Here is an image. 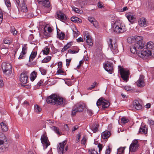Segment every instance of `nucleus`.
<instances>
[{
  "mask_svg": "<svg viewBox=\"0 0 154 154\" xmlns=\"http://www.w3.org/2000/svg\"><path fill=\"white\" fill-rule=\"evenodd\" d=\"M39 69L40 71L41 72V74L43 75H45L47 73V71L45 69H44L42 68H39Z\"/></svg>",
  "mask_w": 154,
  "mask_h": 154,
  "instance_id": "8fccbe9b",
  "label": "nucleus"
},
{
  "mask_svg": "<svg viewBox=\"0 0 154 154\" xmlns=\"http://www.w3.org/2000/svg\"><path fill=\"white\" fill-rule=\"evenodd\" d=\"M8 51L7 49L2 48L0 50V52L3 54H7Z\"/></svg>",
  "mask_w": 154,
  "mask_h": 154,
  "instance_id": "49530a36",
  "label": "nucleus"
},
{
  "mask_svg": "<svg viewBox=\"0 0 154 154\" xmlns=\"http://www.w3.org/2000/svg\"><path fill=\"white\" fill-rule=\"evenodd\" d=\"M34 109L35 112L38 113L40 112L42 110L41 108L37 105L35 106Z\"/></svg>",
  "mask_w": 154,
  "mask_h": 154,
  "instance_id": "a19ab883",
  "label": "nucleus"
},
{
  "mask_svg": "<svg viewBox=\"0 0 154 154\" xmlns=\"http://www.w3.org/2000/svg\"><path fill=\"white\" fill-rule=\"evenodd\" d=\"M0 125L2 131H7L8 130L7 126L5 123L2 122L1 123Z\"/></svg>",
  "mask_w": 154,
  "mask_h": 154,
  "instance_id": "c85d7f7f",
  "label": "nucleus"
},
{
  "mask_svg": "<svg viewBox=\"0 0 154 154\" xmlns=\"http://www.w3.org/2000/svg\"><path fill=\"white\" fill-rule=\"evenodd\" d=\"M139 146L138 140L134 139L132 141V143L130 146L129 148V152H135L137 150Z\"/></svg>",
  "mask_w": 154,
  "mask_h": 154,
  "instance_id": "1a4fd4ad",
  "label": "nucleus"
},
{
  "mask_svg": "<svg viewBox=\"0 0 154 154\" xmlns=\"http://www.w3.org/2000/svg\"><path fill=\"white\" fill-rule=\"evenodd\" d=\"M97 146L99 148V152H100L102 149V145L100 143L98 144Z\"/></svg>",
  "mask_w": 154,
  "mask_h": 154,
  "instance_id": "338daca9",
  "label": "nucleus"
},
{
  "mask_svg": "<svg viewBox=\"0 0 154 154\" xmlns=\"http://www.w3.org/2000/svg\"><path fill=\"white\" fill-rule=\"evenodd\" d=\"M119 71L121 75V78L126 82L128 81L130 74L129 71L124 69L121 66H119Z\"/></svg>",
  "mask_w": 154,
  "mask_h": 154,
  "instance_id": "39448f33",
  "label": "nucleus"
},
{
  "mask_svg": "<svg viewBox=\"0 0 154 154\" xmlns=\"http://www.w3.org/2000/svg\"><path fill=\"white\" fill-rule=\"evenodd\" d=\"M72 9L76 12L78 13H81L82 11L81 10H79L78 8L75 7H72Z\"/></svg>",
  "mask_w": 154,
  "mask_h": 154,
  "instance_id": "603ef678",
  "label": "nucleus"
},
{
  "mask_svg": "<svg viewBox=\"0 0 154 154\" xmlns=\"http://www.w3.org/2000/svg\"><path fill=\"white\" fill-rule=\"evenodd\" d=\"M96 105L98 106L102 105V109L105 110L109 107L110 103L107 100L104 99L103 97H101L98 100Z\"/></svg>",
  "mask_w": 154,
  "mask_h": 154,
  "instance_id": "423d86ee",
  "label": "nucleus"
},
{
  "mask_svg": "<svg viewBox=\"0 0 154 154\" xmlns=\"http://www.w3.org/2000/svg\"><path fill=\"white\" fill-rule=\"evenodd\" d=\"M53 29V27H48L47 28L46 26L44 28V34L46 36L45 38L51 37L52 35L51 32Z\"/></svg>",
  "mask_w": 154,
  "mask_h": 154,
  "instance_id": "ddd939ff",
  "label": "nucleus"
},
{
  "mask_svg": "<svg viewBox=\"0 0 154 154\" xmlns=\"http://www.w3.org/2000/svg\"><path fill=\"white\" fill-rule=\"evenodd\" d=\"M110 133L109 131H106L102 133V137L104 139H107L109 137L110 135Z\"/></svg>",
  "mask_w": 154,
  "mask_h": 154,
  "instance_id": "a878e982",
  "label": "nucleus"
},
{
  "mask_svg": "<svg viewBox=\"0 0 154 154\" xmlns=\"http://www.w3.org/2000/svg\"><path fill=\"white\" fill-rule=\"evenodd\" d=\"M28 73L27 71H24L20 75V81L23 84L25 85L27 82Z\"/></svg>",
  "mask_w": 154,
  "mask_h": 154,
  "instance_id": "9d476101",
  "label": "nucleus"
},
{
  "mask_svg": "<svg viewBox=\"0 0 154 154\" xmlns=\"http://www.w3.org/2000/svg\"><path fill=\"white\" fill-rule=\"evenodd\" d=\"M111 151V149L110 147L109 146H107L105 152L106 154H109Z\"/></svg>",
  "mask_w": 154,
  "mask_h": 154,
  "instance_id": "5fc2aeb1",
  "label": "nucleus"
},
{
  "mask_svg": "<svg viewBox=\"0 0 154 154\" xmlns=\"http://www.w3.org/2000/svg\"><path fill=\"white\" fill-rule=\"evenodd\" d=\"M125 148V147H120L118 149L117 154H124Z\"/></svg>",
  "mask_w": 154,
  "mask_h": 154,
  "instance_id": "e433bc0d",
  "label": "nucleus"
},
{
  "mask_svg": "<svg viewBox=\"0 0 154 154\" xmlns=\"http://www.w3.org/2000/svg\"><path fill=\"white\" fill-rule=\"evenodd\" d=\"M83 35L84 37V38H91V37L90 33L88 31H85L83 32Z\"/></svg>",
  "mask_w": 154,
  "mask_h": 154,
  "instance_id": "c9c22d12",
  "label": "nucleus"
},
{
  "mask_svg": "<svg viewBox=\"0 0 154 154\" xmlns=\"http://www.w3.org/2000/svg\"><path fill=\"white\" fill-rule=\"evenodd\" d=\"M50 51V49L47 46L45 47L42 51L43 53V54L46 55H48L49 54Z\"/></svg>",
  "mask_w": 154,
  "mask_h": 154,
  "instance_id": "2f4dec72",
  "label": "nucleus"
},
{
  "mask_svg": "<svg viewBox=\"0 0 154 154\" xmlns=\"http://www.w3.org/2000/svg\"><path fill=\"white\" fill-rule=\"evenodd\" d=\"M88 20L95 27H98V23L94 17H89Z\"/></svg>",
  "mask_w": 154,
  "mask_h": 154,
  "instance_id": "393cba45",
  "label": "nucleus"
},
{
  "mask_svg": "<svg viewBox=\"0 0 154 154\" xmlns=\"http://www.w3.org/2000/svg\"><path fill=\"white\" fill-rule=\"evenodd\" d=\"M154 44L152 42L150 41L147 43L145 46V48L149 49H152L154 47Z\"/></svg>",
  "mask_w": 154,
  "mask_h": 154,
  "instance_id": "7c9ffc66",
  "label": "nucleus"
},
{
  "mask_svg": "<svg viewBox=\"0 0 154 154\" xmlns=\"http://www.w3.org/2000/svg\"><path fill=\"white\" fill-rule=\"evenodd\" d=\"M7 141V139L5 134L0 132V152H4L8 150V145L5 143Z\"/></svg>",
  "mask_w": 154,
  "mask_h": 154,
  "instance_id": "7ed1b4c3",
  "label": "nucleus"
},
{
  "mask_svg": "<svg viewBox=\"0 0 154 154\" xmlns=\"http://www.w3.org/2000/svg\"><path fill=\"white\" fill-rule=\"evenodd\" d=\"M15 2H16V5L17 6V7H18V6L20 7L21 5H20V0H15Z\"/></svg>",
  "mask_w": 154,
  "mask_h": 154,
  "instance_id": "0e129e2a",
  "label": "nucleus"
},
{
  "mask_svg": "<svg viewBox=\"0 0 154 154\" xmlns=\"http://www.w3.org/2000/svg\"><path fill=\"white\" fill-rule=\"evenodd\" d=\"M148 123L150 125V126L153 125H154V121L153 120L151 119H149L148 120Z\"/></svg>",
  "mask_w": 154,
  "mask_h": 154,
  "instance_id": "052dcab7",
  "label": "nucleus"
},
{
  "mask_svg": "<svg viewBox=\"0 0 154 154\" xmlns=\"http://www.w3.org/2000/svg\"><path fill=\"white\" fill-rule=\"evenodd\" d=\"M136 85L138 87H143L145 85L144 79L143 75H141L140 76L139 79L136 82Z\"/></svg>",
  "mask_w": 154,
  "mask_h": 154,
  "instance_id": "2eb2a0df",
  "label": "nucleus"
},
{
  "mask_svg": "<svg viewBox=\"0 0 154 154\" xmlns=\"http://www.w3.org/2000/svg\"><path fill=\"white\" fill-rule=\"evenodd\" d=\"M87 112L88 114L90 116H91L93 114L92 110L90 109H87Z\"/></svg>",
  "mask_w": 154,
  "mask_h": 154,
  "instance_id": "bf43d9fd",
  "label": "nucleus"
},
{
  "mask_svg": "<svg viewBox=\"0 0 154 154\" xmlns=\"http://www.w3.org/2000/svg\"><path fill=\"white\" fill-rule=\"evenodd\" d=\"M37 73L35 71H33L30 75V79L32 81H33L36 78Z\"/></svg>",
  "mask_w": 154,
  "mask_h": 154,
  "instance_id": "c756f323",
  "label": "nucleus"
},
{
  "mask_svg": "<svg viewBox=\"0 0 154 154\" xmlns=\"http://www.w3.org/2000/svg\"><path fill=\"white\" fill-rule=\"evenodd\" d=\"M84 106L81 104L78 103L76 104L72 108V115L73 116L75 115L77 112H82L84 109Z\"/></svg>",
  "mask_w": 154,
  "mask_h": 154,
  "instance_id": "6e6552de",
  "label": "nucleus"
},
{
  "mask_svg": "<svg viewBox=\"0 0 154 154\" xmlns=\"http://www.w3.org/2000/svg\"><path fill=\"white\" fill-rule=\"evenodd\" d=\"M4 73L7 76H9L12 73V68L8 69L6 70H3Z\"/></svg>",
  "mask_w": 154,
  "mask_h": 154,
  "instance_id": "72a5a7b5",
  "label": "nucleus"
},
{
  "mask_svg": "<svg viewBox=\"0 0 154 154\" xmlns=\"http://www.w3.org/2000/svg\"><path fill=\"white\" fill-rule=\"evenodd\" d=\"M51 56H48L44 58L42 61V63H47L50 61L51 59Z\"/></svg>",
  "mask_w": 154,
  "mask_h": 154,
  "instance_id": "4c0bfd02",
  "label": "nucleus"
},
{
  "mask_svg": "<svg viewBox=\"0 0 154 154\" xmlns=\"http://www.w3.org/2000/svg\"><path fill=\"white\" fill-rule=\"evenodd\" d=\"M126 17L128 20L131 23H133L134 20V17L133 15H126Z\"/></svg>",
  "mask_w": 154,
  "mask_h": 154,
  "instance_id": "473e14b6",
  "label": "nucleus"
},
{
  "mask_svg": "<svg viewBox=\"0 0 154 154\" xmlns=\"http://www.w3.org/2000/svg\"><path fill=\"white\" fill-rule=\"evenodd\" d=\"M4 39L3 41V43L5 44L8 45L11 44L12 42V39Z\"/></svg>",
  "mask_w": 154,
  "mask_h": 154,
  "instance_id": "c03bdc74",
  "label": "nucleus"
},
{
  "mask_svg": "<svg viewBox=\"0 0 154 154\" xmlns=\"http://www.w3.org/2000/svg\"><path fill=\"white\" fill-rule=\"evenodd\" d=\"M133 106L136 109L140 110L142 108V106L137 100H134L133 101Z\"/></svg>",
  "mask_w": 154,
  "mask_h": 154,
  "instance_id": "aec40b11",
  "label": "nucleus"
},
{
  "mask_svg": "<svg viewBox=\"0 0 154 154\" xmlns=\"http://www.w3.org/2000/svg\"><path fill=\"white\" fill-rule=\"evenodd\" d=\"M104 68L109 73H112L113 70V64L109 62H107L104 64Z\"/></svg>",
  "mask_w": 154,
  "mask_h": 154,
  "instance_id": "dca6fc26",
  "label": "nucleus"
},
{
  "mask_svg": "<svg viewBox=\"0 0 154 154\" xmlns=\"http://www.w3.org/2000/svg\"><path fill=\"white\" fill-rule=\"evenodd\" d=\"M68 52L70 54H75L78 52V51L74 50H72L71 49H69L68 50Z\"/></svg>",
  "mask_w": 154,
  "mask_h": 154,
  "instance_id": "680f3d73",
  "label": "nucleus"
},
{
  "mask_svg": "<svg viewBox=\"0 0 154 154\" xmlns=\"http://www.w3.org/2000/svg\"><path fill=\"white\" fill-rule=\"evenodd\" d=\"M57 37L59 38H64L65 34L64 32L61 31L59 29L57 28Z\"/></svg>",
  "mask_w": 154,
  "mask_h": 154,
  "instance_id": "412c9836",
  "label": "nucleus"
},
{
  "mask_svg": "<svg viewBox=\"0 0 154 154\" xmlns=\"http://www.w3.org/2000/svg\"><path fill=\"white\" fill-rule=\"evenodd\" d=\"M11 32L14 35H16L17 32V31L14 26L11 27Z\"/></svg>",
  "mask_w": 154,
  "mask_h": 154,
  "instance_id": "79ce46f5",
  "label": "nucleus"
},
{
  "mask_svg": "<svg viewBox=\"0 0 154 154\" xmlns=\"http://www.w3.org/2000/svg\"><path fill=\"white\" fill-rule=\"evenodd\" d=\"M99 126V124L97 122H95L91 125L90 128L93 133H96L98 131Z\"/></svg>",
  "mask_w": 154,
  "mask_h": 154,
  "instance_id": "f3484780",
  "label": "nucleus"
},
{
  "mask_svg": "<svg viewBox=\"0 0 154 154\" xmlns=\"http://www.w3.org/2000/svg\"><path fill=\"white\" fill-rule=\"evenodd\" d=\"M138 23L141 27H145L147 25L146 19L144 17L141 18L140 20L138 21Z\"/></svg>",
  "mask_w": 154,
  "mask_h": 154,
  "instance_id": "5701e85b",
  "label": "nucleus"
},
{
  "mask_svg": "<svg viewBox=\"0 0 154 154\" xmlns=\"http://www.w3.org/2000/svg\"><path fill=\"white\" fill-rule=\"evenodd\" d=\"M27 44H25L23 45L21 52L23 54H26L27 50V48L26 47Z\"/></svg>",
  "mask_w": 154,
  "mask_h": 154,
  "instance_id": "ea45409f",
  "label": "nucleus"
},
{
  "mask_svg": "<svg viewBox=\"0 0 154 154\" xmlns=\"http://www.w3.org/2000/svg\"><path fill=\"white\" fill-rule=\"evenodd\" d=\"M81 137V135L80 134H77V139L76 140V143H78L80 140V138Z\"/></svg>",
  "mask_w": 154,
  "mask_h": 154,
  "instance_id": "69168bd1",
  "label": "nucleus"
},
{
  "mask_svg": "<svg viewBox=\"0 0 154 154\" xmlns=\"http://www.w3.org/2000/svg\"><path fill=\"white\" fill-rule=\"evenodd\" d=\"M74 37L76 38L79 35V32L76 28L75 27L73 30Z\"/></svg>",
  "mask_w": 154,
  "mask_h": 154,
  "instance_id": "58836bf2",
  "label": "nucleus"
},
{
  "mask_svg": "<svg viewBox=\"0 0 154 154\" xmlns=\"http://www.w3.org/2000/svg\"><path fill=\"white\" fill-rule=\"evenodd\" d=\"M37 1L39 4L46 7L49 8L50 6L49 0H37Z\"/></svg>",
  "mask_w": 154,
  "mask_h": 154,
  "instance_id": "a211bd4d",
  "label": "nucleus"
},
{
  "mask_svg": "<svg viewBox=\"0 0 154 154\" xmlns=\"http://www.w3.org/2000/svg\"><path fill=\"white\" fill-rule=\"evenodd\" d=\"M89 154H97V152L94 149H89L88 151Z\"/></svg>",
  "mask_w": 154,
  "mask_h": 154,
  "instance_id": "09e8293b",
  "label": "nucleus"
},
{
  "mask_svg": "<svg viewBox=\"0 0 154 154\" xmlns=\"http://www.w3.org/2000/svg\"><path fill=\"white\" fill-rule=\"evenodd\" d=\"M135 47L138 49L145 48V43L143 41V39H140L139 40H136L134 44Z\"/></svg>",
  "mask_w": 154,
  "mask_h": 154,
  "instance_id": "9b49d317",
  "label": "nucleus"
},
{
  "mask_svg": "<svg viewBox=\"0 0 154 154\" xmlns=\"http://www.w3.org/2000/svg\"><path fill=\"white\" fill-rule=\"evenodd\" d=\"M86 44L89 46H92L93 44V39H84Z\"/></svg>",
  "mask_w": 154,
  "mask_h": 154,
  "instance_id": "f704fd0d",
  "label": "nucleus"
},
{
  "mask_svg": "<svg viewBox=\"0 0 154 154\" xmlns=\"http://www.w3.org/2000/svg\"><path fill=\"white\" fill-rule=\"evenodd\" d=\"M51 128L57 134L60 135V133L59 131V128L56 126H53Z\"/></svg>",
  "mask_w": 154,
  "mask_h": 154,
  "instance_id": "37998d69",
  "label": "nucleus"
},
{
  "mask_svg": "<svg viewBox=\"0 0 154 154\" xmlns=\"http://www.w3.org/2000/svg\"><path fill=\"white\" fill-rule=\"evenodd\" d=\"M121 120L122 124H124L125 123L128 122L129 121V120L127 119H126L124 117H122Z\"/></svg>",
  "mask_w": 154,
  "mask_h": 154,
  "instance_id": "a18cd8bd",
  "label": "nucleus"
},
{
  "mask_svg": "<svg viewBox=\"0 0 154 154\" xmlns=\"http://www.w3.org/2000/svg\"><path fill=\"white\" fill-rule=\"evenodd\" d=\"M57 16L60 20L63 22L67 19V17L65 14L60 11L57 12Z\"/></svg>",
  "mask_w": 154,
  "mask_h": 154,
  "instance_id": "6ab92c4d",
  "label": "nucleus"
},
{
  "mask_svg": "<svg viewBox=\"0 0 154 154\" xmlns=\"http://www.w3.org/2000/svg\"><path fill=\"white\" fill-rule=\"evenodd\" d=\"M43 80H41L37 83V85L39 86H41L43 85Z\"/></svg>",
  "mask_w": 154,
  "mask_h": 154,
  "instance_id": "e2e57ef3",
  "label": "nucleus"
},
{
  "mask_svg": "<svg viewBox=\"0 0 154 154\" xmlns=\"http://www.w3.org/2000/svg\"><path fill=\"white\" fill-rule=\"evenodd\" d=\"M64 73H65V72L64 71L62 70L60 68L57 71V73L58 74L63 73L62 74L63 75H65V74H64Z\"/></svg>",
  "mask_w": 154,
  "mask_h": 154,
  "instance_id": "4d7b16f0",
  "label": "nucleus"
},
{
  "mask_svg": "<svg viewBox=\"0 0 154 154\" xmlns=\"http://www.w3.org/2000/svg\"><path fill=\"white\" fill-rule=\"evenodd\" d=\"M5 3V4L6 6L8 7V9H9L11 8V3L9 0H4Z\"/></svg>",
  "mask_w": 154,
  "mask_h": 154,
  "instance_id": "de8ad7c7",
  "label": "nucleus"
},
{
  "mask_svg": "<svg viewBox=\"0 0 154 154\" xmlns=\"http://www.w3.org/2000/svg\"><path fill=\"white\" fill-rule=\"evenodd\" d=\"M127 42L130 44H131L133 43H135V41L137 39H127ZM138 39H137L138 40Z\"/></svg>",
  "mask_w": 154,
  "mask_h": 154,
  "instance_id": "6e6d98bb",
  "label": "nucleus"
},
{
  "mask_svg": "<svg viewBox=\"0 0 154 154\" xmlns=\"http://www.w3.org/2000/svg\"><path fill=\"white\" fill-rule=\"evenodd\" d=\"M26 0H23V1L22 4V8H23L25 9V11H23L24 12H26L27 11V7L25 2Z\"/></svg>",
  "mask_w": 154,
  "mask_h": 154,
  "instance_id": "3c124183",
  "label": "nucleus"
},
{
  "mask_svg": "<svg viewBox=\"0 0 154 154\" xmlns=\"http://www.w3.org/2000/svg\"><path fill=\"white\" fill-rule=\"evenodd\" d=\"M109 47L114 54L119 52L116 39H109L108 41Z\"/></svg>",
  "mask_w": 154,
  "mask_h": 154,
  "instance_id": "20e7f679",
  "label": "nucleus"
},
{
  "mask_svg": "<svg viewBox=\"0 0 154 154\" xmlns=\"http://www.w3.org/2000/svg\"><path fill=\"white\" fill-rule=\"evenodd\" d=\"M71 59H66V66L68 67L69 65V63L71 61Z\"/></svg>",
  "mask_w": 154,
  "mask_h": 154,
  "instance_id": "774afa93",
  "label": "nucleus"
},
{
  "mask_svg": "<svg viewBox=\"0 0 154 154\" xmlns=\"http://www.w3.org/2000/svg\"><path fill=\"white\" fill-rule=\"evenodd\" d=\"M37 54V52L32 51L29 57V61L31 62V61H32L36 56Z\"/></svg>",
  "mask_w": 154,
  "mask_h": 154,
  "instance_id": "bb28decb",
  "label": "nucleus"
},
{
  "mask_svg": "<svg viewBox=\"0 0 154 154\" xmlns=\"http://www.w3.org/2000/svg\"><path fill=\"white\" fill-rule=\"evenodd\" d=\"M87 139L85 136H84L81 140V143L82 144L85 145Z\"/></svg>",
  "mask_w": 154,
  "mask_h": 154,
  "instance_id": "864d4df0",
  "label": "nucleus"
},
{
  "mask_svg": "<svg viewBox=\"0 0 154 154\" xmlns=\"http://www.w3.org/2000/svg\"><path fill=\"white\" fill-rule=\"evenodd\" d=\"M71 20L74 22L77 23V21L79 20V18L76 17H72L71 18Z\"/></svg>",
  "mask_w": 154,
  "mask_h": 154,
  "instance_id": "13d9d810",
  "label": "nucleus"
},
{
  "mask_svg": "<svg viewBox=\"0 0 154 154\" xmlns=\"http://www.w3.org/2000/svg\"><path fill=\"white\" fill-rule=\"evenodd\" d=\"M112 28L114 31L117 33H123L126 31L125 26L120 20L116 21Z\"/></svg>",
  "mask_w": 154,
  "mask_h": 154,
  "instance_id": "f03ea898",
  "label": "nucleus"
},
{
  "mask_svg": "<svg viewBox=\"0 0 154 154\" xmlns=\"http://www.w3.org/2000/svg\"><path fill=\"white\" fill-rule=\"evenodd\" d=\"M41 143L43 144L44 148L46 149L48 146L50 145V143L48 141L47 137L45 134L43 135L41 137Z\"/></svg>",
  "mask_w": 154,
  "mask_h": 154,
  "instance_id": "f8f14e48",
  "label": "nucleus"
},
{
  "mask_svg": "<svg viewBox=\"0 0 154 154\" xmlns=\"http://www.w3.org/2000/svg\"><path fill=\"white\" fill-rule=\"evenodd\" d=\"M46 101L48 103H51L53 105L63 106L65 104L63 98L57 97L55 94H52L48 97Z\"/></svg>",
  "mask_w": 154,
  "mask_h": 154,
  "instance_id": "f257e3e1",
  "label": "nucleus"
},
{
  "mask_svg": "<svg viewBox=\"0 0 154 154\" xmlns=\"http://www.w3.org/2000/svg\"><path fill=\"white\" fill-rule=\"evenodd\" d=\"M66 143V140H65L62 143H60L57 145V149L59 154H63L64 148Z\"/></svg>",
  "mask_w": 154,
  "mask_h": 154,
  "instance_id": "4468645a",
  "label": "nucleus"
},
{
  "mask_svg": "<svg viewBox=\"0 0 154 154\" xmlns=\"http://www.w3.org/2000/svg\"><path fill=\"white\" fill-rule=\"evenodd\" d=\"M139 132L146 134L147 132V127L146 125H141L139 130Z\"/></svg>",
  "mask_w": 154,
  "mask_h": 154,
  "instance_id": "b1692460",
  "label": "nucleus"
},
{
  "mask_svg": "<svg viewBox=\"0 0 154 154\" xmlns=\"http://www.w3.org/2000/svg\"><path fill=\"white\" fill-rule=\"evenodd\" d=\"M137 48L135 47V46L134 45L133 46H132L131 48L130 51L131 52L134 54L136 53L138 55V54L139 53H141V51H139V52L138 51L139 50H137Z\"/></svg>",
  "mask_w": 154,
  "mask_h": 154,
  "instance_id": "cd10ccee",
  "label": "nucleus"
},
{
  "mask_svg": "<svg viewBox=\"0 0 154 154\" xmlns=\"http://www.w3.org/2000/svg\"><path fill=\"white\" fill-rule=\"evenodd\" d=\"M138 56L142 58H144L146 57L150 56L154 57V49L151 51L148 50L141 51V53L138 54Z\"/></svg>",
  "mask_w": 154,
  "mask_h": 154,
  "instance_id": "0eeeda50",
  "label": "nucleus"
},
{
  "mask_svg": "<svg viewBox=\"0 0 154 154\" xmlns=\"http://www.w3.org/2000/svg\"><path fill=\"white\" fill-rule=\"evenodd\" d=\"M2 68L3 70H6L12 68V67L10 64L3 62L2 65Z\"/></svg>",
  "mask_w": 154,
  "mask_h": 154,
  "instance_id": "4be33fe9",
  "label": "nucleus"
}]
</instances>
